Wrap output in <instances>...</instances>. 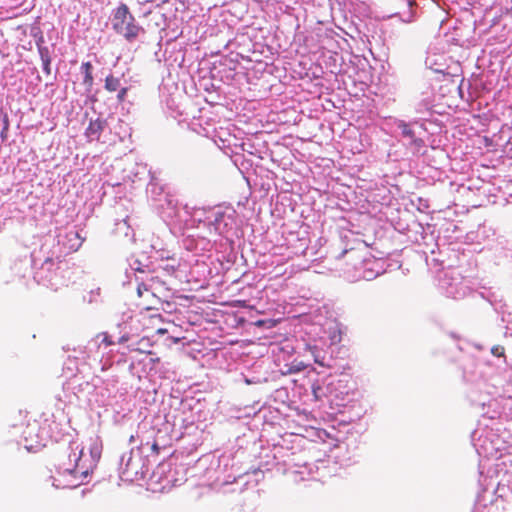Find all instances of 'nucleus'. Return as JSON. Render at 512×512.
<instances>
[{
	"mask_svg": "<svg viewBox=\"0 0 512 512\" xmlns=\"http://www.w3.org/2000/svg\"><path fill=\"white\" fill-rule=\"evenodd\" d=\"M474 445L479 455L496 461V468L505 466L506 462L503 458L512 454V446H506L505 442L492 431L479 436Z\"/></svg>",
	"mask_w": 512,
	"mask_h": 512,
	"instance_id": "obj_1",
	"label": "nucleus"
},
{
	"mask_svg": "<svg viewBox=\"0 0 512 512\" xmlns=\"http://www.w3.org/2000/svg\"><path fill=\"white\" fill-rule=\"evenodd\" d=\"M112 26L114 31L123 36L128 42H133L140 34L145 32L144 28L136 22L126 4H121L116 8L113 14Z\"/></svg>",
	"mask_w": 512,
	"mask_h": 512,
	"instance_id": "obj_2",
	"label": "nucleus"
},
{
	"mask_svg": "<svg viewBox=\"0 0 512 512\" xmlns=\"http://www.w3.org/2000/svg\"><path fill=\"white\" fill-rule=\"evenodd\" d=\"M345 254L348 259L352 261L353 272L349 276L354 280L366 279L371 280L379 275V271L374 268L378 265L376 259L365 258L363 251L357 249L346 250Z\"/></svg>",
	"mask_w": 512,
	"mask_h": 512,
	"instance_id": "obj_3",
	"label": "nucleus"
},
{
	"mask_svg": "<svg viewBox=\"0 0 512 512\" xmlns=\"http://www.w3.org/2000/svg\"><path fill=\"white\" fill-rule=\"evenodd\" d=\"M106 125V120L100 118L94 120L91 119L85 131V135L89 139V141H98Z\"/></svg>",
	"mask_w": 512,
	"mask_h": 512,
	"instance_id": "obj_4",
	"label": "nucleus"
},
{
	"mask_svg": "<svg viewBox=\"0 0 512 512\" xmlns=\"http://www.w3.org/2000/svg\"><path fill=\"white\" fill-rule=\"evenodd\" d=\"M82 452H83L82 449L79 450L78 452H73V458H74L75 464L73 467H70V465H68L65 468V471H67L68 473L73 475L74 478H81V477L85 478L88 476L87 467L84 466L83 464H81Z\"/></svg>",
	"mask_w": 512,
	"mask_h": 512,
	"instance_id": "obj_5",
	"label": "nucleus"
},
{
	"mask_svg": "<svg viewBox=\"0 0 512 512\" xmlns=\"http://www.w3.org/2000/svg\"><path fill=\"white\" fill-rule=\"evenodd\" d=\"M446 289V293L449 297L459 298L465 295L466 287L462 285V283L449 284L448 286H444Z\"/></svg>",
	"mask_w": 512,
	"mask_h": 512,
	"instance_id": "obj_6",
	"label": "nucleus"
},
{
	"mask_svg": "<svg viewBox=\"0 0 512 512\" xmlns=\"http://www.w3.org/2000/svg\"><path fill=\"white\" fill-rule=\"evenodd\" d=\"M81 69L85 74L83 84L90 90L93 85L92 64L90 62H84L81 65Z\"/></svg>",
	"mask_w": 512,
	"mask_h": 512,
	"instance_id": "obj_7",
	"label": "nucleus"
},
{
	"mask_svg": "<svg viewBox=\"0 0 512 512\" xmlns=\"http://www.w3.org/2000/svg\"><path fill=\"white\" fill-rule=\"evenodd\" d=\"M305 349L311 354L315 363L322 366L324 365L322 351L317 347V345L306 344Z\"/></svg>",
	"mask_w": 512,
	"mask_h": 512,
	"instance_id": "obj_8",
	"label": "nucleus"
},
{
	"mask_svg": "<svg viewBox=\"0 0 512 512\" xmlns=\"http://www.w3.org/2000/svg\"><path fill=\"white\" fill-rule=\"evenodd\" d=\"M104 87L109 92H115L120 88V79L110 74L105 79Z\"/></svg>",
	"mask_w": 512,
	"mask_h": 512,
	"instance_id": "obj_9",
	"label": "nucleus"
},
{
	"mask_svg": "<svg viewBox=\"0 0 512 512\" xmlns=\"http://www.w3.org/2000/svg\"><path fill=\"white\" fill-rule=\"evenodd\" d=\"M398 128L401 129V133L404 137L409 138L411 141L416 142L415 134L410 125L406 124L405 122L401 121L398 124Z\"/></svg>",
	"mask_w": 512,
	"mask_h": 512,
	"instance_id": "obj_10",
	"label": "nucleus"
},
{
	"mask_svg": "<svg viewBox=\"0 0 512 512\" xmlns=\"http://www.w3.org/2000/svg\"><path fill=\"white\" fill-rule=\"evenodd\" d=\"M42 41H43V39L41 37L40 40L37 42L38 52H39L41 61L42 62H51V57H50L48 48L44 47L40 44V42H42Z\"/></svg>",
	"mask_w": 512,
	"mask_h": 512,
	"instance_id": "obj_11",
	"label": "nucleus"
},
{
	"mask_svg": "<svg viewBox=\"0 0 512 512\" xmlns=\"http://www.w3.org/2000/svg\"><path fill=\"white\" fill-rule=\"evenodd\" d=\"M97 337L101 338L102 343H104L106 346L114 344V342L112 341L111 337L108 335L107 332H102L98 334Z\"/></svg>",
	"mask_w": 512,
	"mask_h": 512,
	"instance_id": "obj_12",
	"label": "nucleus"
},
{
	"mask_svg": "<svg viewBox=\"0 0 512 512\" xmlns=\"http://www.w3.org/2000/svg\"><path fill=\"white\" fill-rule=\"evenodd\" d=\"M491 353L496 357H501L504 355V348L502 346H494L491 349Z\"/></svg>",
	"mask_w": 512,
	"mask_h": 512,
	"instance_id": "obj_13",
	"label": "nucleus"
},
{
	"mask_svg": "<svg viewBox=\"0 0 512 512\" xmlns=\"http://www.w3.org/2000/svg\"><path fill=\"white\" fill-rule=\"evenodd\" d=\"M127 92H128V88H126V87L120 88L119 92L117 94V100L119 102H123L126 98Z\"/></svg>",
	"mask_w": 512,
	"mask_h": 512,
	"instance_id": "obj_14",
	"label": "nucleus"
},
{
	"mask_svg": "<svg viewBox=\"0 0 512 512\" xmlns=\"http://www.w3.org/2000/svg\"><path fill=\"white\" fill-rule=\"evenodd\" d=\"M306 367H307L306 364H304L303 362H300L297 365L292 366L289 371L290 372H300V371L304 370Z\"/></svg>",
	"mask_w": 512,
	"mask_h": 512,
	"instance_id": "obj_15",
	"label": "nucleus"
},
{
	"mask_svg": "<svg viewBox=\"0 0 512 512\" xmlns=\"http://www.w3.org/2000/svg\"><path fill=\"white\" fill-rule=\"evenodd\" d=\"M225 305L226 306H237V305H240V306H243V307H247L246 305V301H241V300H237V301H226L225 302Z\"/></svg>",
	"mask_w": 512,
	"mask_h": 512,
	"instance_id": "obj_16",
	"label": "nucleus"
},
{
	"mask_svg": "<svg viewBox=\"0 0 512 512\" xmlns=\"http://www.w3.org/2000/svg\"><path fill=\"white\" fill-rule=\"evenodd\" d=\"M144 291H148V288L146 287L145 284H139L138 287H137V294L139 297H141L144 293Z\"/></svg>",
	"mask_w": 512,
	"mask_h": 512,
	"instance_id": "obj_17",
	"label": "nucleus"
},
{
	"mask_svg": "<svg viewBox=\"0 0 512 512\" xmlns=\"http://www.w3.org/2000/svg\"><path fill=\"white\" fill-rule=\"evenodd\" d=\"M486 493L487 491L485 490L483 492V494L479 497V502L482 504V506L484 507V509H487V504H486Z\"/></svg>",
	"mask_w": 512,
	"mask_h": 512,
	"instance_id": "obj_18",
	"label": "nucleus"
},
{
	"mask_svg": "<svg viewBox=\"0 0 512 512\" xmlns=\"http://www.w3.org/2000/svg\"><path fill=\"white\" fill-rule=\"evenodd\" d=\"M151 449H152V452L156 455H158L160 453V447L156 441L152 444Z\"/></svg>",
	"mask_w": 512,
	"mask_h": 512,
	"instance_id": "obj_19",
	"label": "nucleus"
},
{
	"mask_svg": "<svg viewBox=\"0 0 512 512\" xmlns=\"http://www.w3.org/2000/svg\"><path fill=\"white\" fill-rule=\"evenodd\" d=\"M42 64H43V70L46 72V74H50L51 73V70H50L51 62H42Z\"/></svg>",
	"mask_w": 512,
	"mask_h": 512,
	"instance_id": "obj_20",
	"label": "nucleus"
},
{
	"mask_svg": "<svg viewBox=\"0 0 512 512\" xmlns=\"http://www.w3.org/2000/svg\"><path fill=\"white\" fill-rule=\"evenodd\" d=\"M78 485H80V482L73 484L72 487H77Z\"/></svg>",
	"mask_w": 512,
	"mask_h": 512,
	"instance_id": "obj_21",
	"label": "nucleus"
},
{
	"mask_svg": "<svg viewBox=\"0 0 512 512\" xmlns=\"http://www.w3.org/2000/svg\"><path fill=\"white\" fill-rule=\"evenodd\" d=\"M412 3H413V0H408L409 5H412Z\"/></svg>",
	"mask_w": 512,
	"mask_h": 512,
	"instance_id": "obj_22",
	"label": "nucleus"
}]
</instances>
